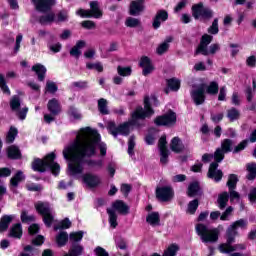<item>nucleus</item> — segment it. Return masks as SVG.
Wrapping results in <instances>:
<instances>
[{
	"label": "nucleus",
	"mask_w": 256,
	"mask_h": 256,
	"mask_svg": "<svg viewBox=\"0 0 256 256\" xmlns=\"http://www.w3.org/2000/svg\"><path fill=\"white\" fill-rule=\"evenodd\" d=\"M97 147L100 149V155H107V144L101 142V135L97 130L91 127H85L79 130L75 141L63 150V157L68 163V173L72 177L83 175V158L93 157L97 154Z\"/></svg>",
	"instance_id": "f257e3e1"
},
{
	"label": "nucleus",
	"mask_w": 256,
	"mask_h": 256,
	"mask_svg": "<svg viewBox=\"0 0 256 256\" xmlns=\"http://www.w3.org/2000/svg\"><path fill=\"white\" fill-rule=\"evenodd\" d=\"M155 111L151 109V103H149V96H145L144 98V108L138 106L136 110L132 113V117L128 122H124L120 124L118 127L115 122L108 123V131L113 137H117V135H124L127 137L131 131H133L134 127H141V123H139L140 119H147L151 117Z\"/></svg>",
	"instance_id": "f03ea898"
},
{
	"label": "nucleus",
	"mask_w": 256,
	"mask_h": 256,
	"mask_svg": "<svg viewBox=\"0 0 256 256\" xmlns=\"http://www.w3.org/2000/svg\"><path fill=\"white\" fill-rule=\"evenodd\" d=\"M193 87L191 97L195 105H203L205 103V93L208 95H217V93H219V84L215 81L210 82V85L201 83Z\"/></svg>",
	"instance_id": "7ed1b4c3"
},
{
	"label": "nucleus",
	"mask_w": 256,
	"mask_h": 256,
	"mask_svg": "<svg viewBox=\"0 0 256 256\" xmlns=\"http://www.w3.org/2000/svg\"><path fill=\"white\" fill-rule=\"evenodd\" d=\"M32 169L34 171H38L39 173H45L47 169L52 171L53 175H59V171H61V166L55 162V153L48 154L44 160L36 159L32 163Z\"/></svg>",
	"instance_id": "20e7f679"
},
{
	"label": "nucleus",
	"mask_w": 256,
	"mask_h": 256,
	"mask_svg": "<svg viewBox=\"0 0 256 256\" xmlns=\"http://www.w3.org/2000/svg\"><path fill=\"white\" fill-rule=\"evenodd\" d=\"M221 231H223L222 225H219L217 228H209L205 224L196 225V232L201 238L202 243H216Z\"/></svg>",
	"instance_id": "39448f33"
},
{
	"label": "nucleus",
	"mask_w": 256,
	"mask_h": 256,
	"mask_svg": "<svg viewBox=\"0 0 256 256\" xmlns=\"http://www.w3.org/2000/svg\"><path fill=\"white\" fill-rule=\"evenodd\" d=\"M212 41H213V36L209 34H204L200 40V44L198 45L195 51V55L200 54L207 57L209 55H215V53H219V51H221V45L217 43L210 45Z\"/></svg>",
	"instance_id": "423d86ee"
},
{
	"label": "nucleus",
	"mask_w": 256,
	"mask_h": 256,
	"mask_svg": "<svg viewBox=\"0 0 256 256\" xmlns=\"http://www.w3.org/2000/svg\"><path fill=\"white\" fill-rule=\"evenodd\" d=\"M35 209L40 215H42L43 222L46 227H51V225H53V221H55V216L51 205L48 202L39 201L35 204Z\"/></svg>",
	"instance_id": "0eeeda50"
},
{
	"label": "nucleus",
	"mask_w": 256,
	"mask_h": 256,
	"mask_svg": "<svg viewBox=\"0 0 256 256\" xmlns=\"http://www.w3.org/2000/svg\"><path fill=\"white\" fill-rule=\"evenodd\" d=\"M76 15L86 19H91V17H94V19H101V17H103V10H101L99 1H91L89 10L80 8L76 11Z\"/></svg>",
	"instance_id": "6e6552de"
},
{
	"label": "nucleus",
	"mask_w": 256,
	"mask_h": 256,
	"mask_svg": "<svg viewBox=\"0 0 256 256\" xmlns=\"http://www.w3.org/2000/svg\"><path fill=\"white\" fill-rule=\"evenodd\" d=\"M85 233L83 231L78 232H72L70 233V241L72 242V246L68 252V254H65L64 256H81L83 255L84 248L82 245L77 244L79 241L83 239V235Z\"/></svg>",
	"instance_id": "1a4fd4ad"
},
{
	"label": "nucleus",
	"mask_w": 256,
	"mask_h": 256,
	"mask_svg": "<svg viewBox=\"0 0 256 256\" xmlns=\"http://www.w3.org/2000/svg\"><path fill=\"white\" fill-rule=\"evenodd\" d=\"M154 123L158 127H173L177 123V114L170 110L166 114L156 117Z\"/></svg>",
	"instance_id": "9d476101"
},
{
	"label": "nucleus",
	"mask_w": 256,
	"mask_h": 256,
	"mask_svg": "<svg viewBox=\"0 0 256 256\" xmlns=\"http://www.w3.org/2000/svg\"><path fill=\"white\" fill-rule=\"evenodd\" d=\"M10 107L12 111H15L16 117H18L20 121H25L27 118V113L29 112V108L24 107L21 109V98H19V96L15 95L12 97L10 101Z\"/></svg>",
	"instance_id": "9b49d317"
},
{
	"label": "nucleus",
	"mask_w": 256,
	"mask_h": 256,
	"mask_svg": "<svg viewBox=\"0 0 256 256\" xmlns=\"http://www.w3.org/2000/svg\"><path fill=\"white\" fill-rule=\"evenodd\" d=\"M233 151V140L224 139L221 143V148H218L214 153V159L217 163H221L225 159V153Z\"/></svg>",
	"instance_id": "f8f14e48"
},
{
	"label": "nucleus",
	"mask_w": 256,
	"mask_h": 256,
	"mask_svg": "<svg viewBox=\"0 0 256 256\" xmlns=\"http://www.w3.org/2000/svg\"><path fill=\"white\" fill-rule=\"evenodd\" d=\"M192 15L194 19H211L213 17V10L203 7V2L195 4L192 6Z\"/></svg>",
	"instance_id": "ddd939ff"
},
{
	"label": "nucleus",
	"mask_w": 256,
	"mask_h": 256,
	"mask_svg": "<svg viewBox=\"0 0 256 256\" xmlns=\"http://www.w3.org/2000/svg\"><path fill=\"white\" fill-rule=\"evenodd\" d=\"M156 197L159 199V201H171V199H173V188L171 186H163L157 188Z\"/></svg>",
	"instance_id": "4468645a"
},
{
	"label": "nucleus",
	"mask_w": 256,
	"mask_h": 256,
	"mask_svg": "<svg viewBox=\"0 0 256 256\" xmlns=\"http://www.w3.org/2000/svg\"><path fill=\"white\" fill-rule=\"evenodd\" d=\"M82 181L86 184V187H89V189H95V187H99V185H101V178L91 173L82 175Z\"/></svg>",
	"instance_id": "2eb2a0df"
},
{
	"label": "nucleus",
	"mask_w": 256,
	"mask_h": 256,
	"mask_svg": "<svg viewBox=\"0 0 256 256\" xmlns=\"http://www.w3.org/2000/svg\"><path fill=\"white\" fill-rule=\"evenodd\" d=\"M158 147L160 149V162L162 163V165H167L168 159H169V150H167V137L166 136H162L159 139L158 142Z\"/></svg>",
	"instance_id": "dca6fc26"
},
{
	"label": "nucleus",
	"mask_w": 256,
	"mask_h": 256,
	"mask_svg": "<svg viewBox=\"0 0 256 256\" xmlns=\"http://www.w3.org/2000/svg\"><path fill=\"white\" fill-rule=\"evenodd\" d=\"M139 66L143 69L142 74L144 75V77H147V75H151V73L155 71V67L151 62V59H149V57L147 56H143L140 59Z\"/></svg>",
	"instance_id": "f3484780"
},
{
	"label": "nucleus",
	"mask_w": 256,
	"mask_h": 256,
	"mask_svg": "<svg viewBox=\"0 0 256 256\" xmlns=\"http://www.w3.org/2000/svg\"><path fill=\"white\" fill-rule=\"evenodd\" d=\"M217 167H219L218 162H213L210 164L208 170V177L209 179H214L216 183H219V181L223 179V172L221 170H217Z\"/></svg>",
	"instance_id": "a211bd4d"
},
{
	"label": "nucleus",
	"mask_w": 256,
	"mask_h": 256,
	"mask_svg": "<svg viewBox=\"0 0 256 256\" xmlns=\"http://www.w3.org/2000/svg\"><path fill=\"white\" fill-rule=\"evenodd\" d=\"M169 19V13L166 10H159L153 20L152 27L154 29H159L161 27V23H165Z\"/></svg>",
	"instance_id": "6ab92c4d"
},
{
	"label": "nucleus",
	"mask_w": 256,
	"mask_h": 256,
	"mask_svg": "<svg viewBox=\"0 0 256 256\" xmlns=\"http://www.w3.org/2000/svg\"><path fill=\"white\" fill-rule=\"evenodd\" d=\"M37 11L45 13L49 11L53 5H55V0H32Z\"/></svg>",
	"instance_id": "aec40b11"
},
{
	"label": "nucleus",
	"mask_w": 256,
	"mask_h": 256,
	"mask_svg": "<svg viewBox=\"0 0 256 256\" xmlns=\"http://www.w3.org/2000/svg\"><path fill=\"white\" fill-rule=\"evenodd\" d=\"M25 181V174H23V171L18 170L16 172V175H14L10 179V189L13 191V193H17V189L19 187V183Z\"/></svg>",
	"instance_id": "412c9836"
},
{
	"label": "nucleus",
	"mask_w": 256,
	"mask_h": 256,
	"mask_svg": "<svg viewBox=\"0 0 256 256\" xmlns=\"http://www.w3.org/2000/svg\"><path fill=\"white\" fill-rule=\"evenodd\" d=\"M143 11H145V6L143 5V2L136 0L130 3V8H129L130 15L137 17L141 15Z\"/></svg>",
	"instance_id": "4be33fe9"
},
{
	"label": "nucleus",
	"mask_w": 256,
	"mask_h": 256,
	"mask_svg": "<svg viewBox=\"0 0 256 256\" xmlns=\"http://www.w3.org/2000/svg\"><path fill=\"white\" fill-rule=\"evenodd\" d=\"M47 109L53 116L59 115L61 113V103L56 98H52L48 101Z\"/></svg>",
	"instance_id": "5701e85b"
},
{
	"label": "nucleus",
	"mask_w": 256,
	"mask_h": 256,
	"mask_svg": "<svg viewBox=\"0 0 256 256\" xmlns=\"http://www.w3.org/2000/svg\"><path fill=\"white\" fill-rule=\"evenodd\" d=\"M245 249V244H236L232 246L231 244H221L219 246L220 253H233V251H241Z\"/></svg>",
	"instance_id": "b1692460"
},
{
	"label": "nucleus",
	"mask_w": 256,
	"mask_h": 256,
	"mask_svg": "<svg viewBox=\"0 0 256 256\" xmlns=\"http://www.w3.org/2000/svg\"><path fill=\"white\" fill-rule=\"evenodd\" d=\"M6 155L8 159H12V160L21 159L22 157L21 150L17 145H10L8 148H6Z\"/></svg>",
	"instance_id": "393cba45"
},
{
	"label": "nucleus",
	"mask_w": 256,
	"mask_h": 256,
	"mask_svg": "<svg viewBox=\"0 0 256 256\" xmlns=\"http://www.w3.org/2000/svg\"><path fill=\"white\" fill-rule=\"evenodd\" d=\"M112 208L114 211L119 212L121 215H128L129 213V206L123 202V200H116L112 204Z\"/></svg>",
	"instance_id": "a878e982"
},
{
	"label": "nucleus",
	"mask_w": 256,
	"mask_h": 256,
	"mask_svg": "<svg viewBox=\"0 0 256 256\" xmlns=\"http://www.w3.org/2000/svg\"><path fill=\"white\" fill-rule=\"evenodd\" d=\"M199 195H203V191H201V187L198 182H192L188 186V197H197Z\"/></svg>",
	"instance_id": "bb28decb"
},
{
	"label": "nucleus",
	"mask_w": 256,
	"mask_h": 256,
	"mask_svg": "<svg viewBox=\"0 0 256 256\" xmlns=\"http://www.w3.org/2000/svg\"><path fill=\"white\" fill-rule=\"evenodd\" d=\"M10 237H14V239H21L23 237V226L21 223L14 224L9 233Z\"/></svg>",
	"instance_id": "cd10ccee"
},
{
	"label": "nucleus",
	"mask_w": 256,
	"mask_h": 256,
	"mask_svg": "<svg viewBox=\"0 0 256 256\" xmlns=\"http://www.w3.org/2000/svg\"><path fill=\"white\" fill-rule=\"evenodd\" d=\"M32 71L36 72V75L38 76V81H45V75L47 73V68L43 66L42 64H35L32 66Z\"/></svg>",
	"instance_id": "c85d7f7f"
},
{
	"label": "nucleus",
	"mask_w": 256,
	"mask_h": 256,
	"mask_svg": "<svg viewBox=\"0 0 256 256\" xmlns=\"http://www.w3.org/2000/svg\"><path fill=\"white\" fill-rule=\"evenodd\" d=\"M17 135H19V130L15 126H11L6 134L5 143L11 145L17 139Z\"/></svg>",
	"instance_id": "c756f323"
},
{
	"label": "nucleus",
	"mask_w": 256,
	"mask_h": 256,
	"mask_svg": "<svg viewBox=\"0 0 256 256\" xmlns=\"http://www.w3.org/2000/svg\"><path fill=\"white\" fill-rule=\"evenodd\" d=\"M85 45V41L79 40L76 45L70 50V55L79 59V56L81 55V50L83 49V47H85Z\"/></svg>",
	"instance_id": "7c9ffc66"
},
{
	"label": "nucleus",
	"mask_w": 256,
	"mask_h": 256,
	"mask_svg": "<svg viewBox=\"0 0 256 256\" xmlns=\"http://www.w3.org/2000/svg\"><path fill=\"white\" fill-rule=\"evenodd\" d=\"M237 233H238L237 229L234 227L233 224H231L226 231V237H227L226 244L235 243V237H237Z\"/></svg>",
	"instance_id": "2f4dec72"
},
{
	"label": "nucleus",
	"mask_w": 256,
	"mask_h": 256,
	"mask_svg": "<svg viewBox=\"0 0 256 256\" xmlns=\"http://www.w3.org/2000/svg\"><path fill=\"white\" fill-rule=\"evenodd\" d=\"M170 148L174 153H181V151H183L181 139H179V137H174L171 141Z\"/></svg>",
	"instance_id": "473e14b6"
},
{
	"label": "nucleus",
	"mask_w": 256,
	"mask_h": 256,
	"mask_svg": "<svg viewBox=\"0 0 256 256\" xmlns=\"http://www.w3.org/2000/svg\"><path fill=\"white\" fill-rule=\"evenodd\" d=\"M13 219H15V215H3L1 218V231H7Z\"/></svg>",
	"instance_id": "72a5a7b5"
},
{
	"label": "nucleus",
	"mask_w": 256,
	"mask_h": 256,
	"mask_svg": "<svg viewBox=\"0 0 256 256\" xmlns=\"http://www.w3.org/2000/svg\"><path fill=\"white\" fill-rule=\"evenodd\" d=\"M146 221H147V223H149V225H152V226L159 225V223L161 221L159 212H152V213L148 214V216L146 217Z\"/></svg>",
	"instance_id": "f704fd0d"
},
{
	"label": "nucleus",
	"mask_w": 256,
	"mask_h": 256,
	"mask_svg": "<svg viewBox=\"0 0 256 256\" xmlns=\"http://www.w3.org/2000/svg\"><path fill=\"white\" fill-rule=\"evenodd\" d=\"M173 41L172 37H168L162 44H160L156 50L158 55H163L169 51V43Z\"/></svg>",
	"instance_id": "c9c22d12"
},
{
	"label": "nucleus",
	"mask_w": 256,
	"mask_h": 256,
	"mask_svg": "<svg viewBox=\"0 0 256 256\" xmlns=\"http://www.w3.org/2000/svg\"><path fill=\"white\" fill-rule=\"evenodd\" d=\"M229 202V193L223 192L218 196V207L219 209H225L227 207V203Z\"/></svg>",
	"instance_id": "e433bc0d"
},
{
	"label": "nucleus",
	"mask_w": 256,
	"mask_h": 256,
	"mask_svg": "<svg viewBox=\"0 0 256 256\" xmlns=\"http://www.w3.org/2000/svg\"><path fill=\"white\" fill-rule=\"evenodd\" d=\"M67 241H69V234L67 232L62 231L56 236V243L59 247H64L67 245Z\"/></svg>",
	"instance_id": "4c0bfd02"
},
{
	"label": "nucleus",
	"mask_w": 256,
	"mask_h": 256,
	"mask_svg": "<svg viewBox=\"0 0 256 256\" xmlns=\"http://www.w3.org/2000/svg\"><path fill=\"white\" fill-rule=\"evenodd\" d=\"M57 91H59V86H57V83L52 80H47L45 86V93L55 95Z\"/></svg>",
	"instance_id": "58836bf2"
},
{
	"label": "nucleus",
	"mask_w": 256,
	"mask_h": 256,
	"mask_svg": "<svg viewBox=\"0 0 256 256\" xmlns=\"http://www.w3.org/2000/svg\"><path fill=\"white\" fill-rule=\"evenodd\" d=\"M246 171H248V176L247 179H249V181H253V179H256V163L255 162H251L246 164Z\"/></svg>",
	"instance_id": "ea45409f"
},
{
	"label": "nucleus",
	"mask_w": 256,
	"mask_h": 256,
	"mask_svg": "<svg viewBox=\"0 0 256 256\" xmlns=\"http://www.w3.org/2000/svg\"><path fill=\"white\" fill-rule=\"evenodd\" d=\"M107 99L105 98H100L98 100V111L102 114V115H109V108H107Z\"/></svg>",
	"instance_id": "a19ab883"
},
{
	"label": "nucleus",
	"mask_w": 256,
	"mask_h": 256,
	"mask_svg": "<svg viewBox=\"0 0 256 256\" xmlns=\"http://www.w3.org/2000/svg\"><path fill=\"white\" fill-rule=\"evenodd\" d=\"M125 25L126 27H130L131 29L141 27V19L128 17L126 18Z\"/></svg>",
	"instance_id": "79ce46f5"
},
{
	"label": "nucleus",
	"mask_w": 256,
	"mask_h": 256,
	"mask_svg": "<svg viewBox=\"0 0 256 256\" xmlns=\"http://www.w3.org/2000/svg\"><path fill=\"white\" fill-rule=\"evenodd\" d=\"M53 21H55V14L53 12H50L39 18V23L41 25H49V23H53Z\"/></svg>",
	"instance_id": "37998d69"
},
{
	"label": "nucleus",
	"mask_w": 256,
	"mask_h": 256,
	"mask_svg": "<svg viewBox=\"0 0 256 256\" xmlns=\"http://www.w3.org/2000/svg\"><path fill=\"white\" fill-rule=\"evenodd\" d=\"M107 213L109 215V223L112 229H115L118 225L117 223V213H115V210L108 208Z\"/></svg>",
	"instance_id": "c03bdc74"
},
{
	"label": "nucleus",
	"mask_w": 256,
	"mask_h": 256,
	"mask_svg": "<svg viewBox=\"0 0 256 256\" xmlns=\"http://www.w3.org/2000/svg\"><path fill=\"white\" fill-rule=\"evenodd\" d=\"M238 181H239V179L237 178V175H235V174H230V175L228 176V181H227V187H228V189H229V190L236 189Z\"/></svg>",
	"instance_id": "a18cd8bd"
},
{
	"label": "nucleus",
	"mask_w": 256,
	"mask_h": 256,
	"mask_svg": "<svg viewBox=\"0 0 256 256\" xmlns=\"http://www.w3.org/2000/svg\"><path fill=\"white\" fill-rule=\"evenodd\" d=\"M227 117L230 121H237L241 117V112L237 108H231L227 111Z\"/></svg>",
	"instance_id": "49530a36"
},
{
	"label": "nucleus",
	"mask_w": 256,
	"mask_h": 256,
	"mask_svg": "<svg viewBox=\"0 0 256 256\" xmlns=\"http://www.w3.org/2000/svg\"><path fill=\"white\" fill-rule=\"evenodd\" d=\"M132 69L130 66L123 67V66H118L117 67V73L120 75V77H129L131 76Z\"/></svg>",
	"instance_id": "de8ad7c7"
},
{
	"label": "nucleus",
	"mask_w": 256,
	"mask_h": 256,
	"mask_svg": "<svg viewBox=\"0 0 256 256\" xmlns=\"http://www.w3.org/2000/svg\"><path fill=\"white\" fill-rule=\"evenodd\" d=\"M20 219H21L22 223H33V221H35V216L29 215L27 210H23L21 212Z\"/></svg>",
	"instance_id": "09e8293b"
},
{
	"label": "nucleus",
	"mask_w": 256,
	"mask_h": 256,
	"mask_svg": "<svg viewBox=\"0 0 256 256\" xmlns=\"http://www.w3.org/2000/svg\"><path fill=\"white\" fill-rule=\"evenodd\" d=\"M86 68L97 71L98 73H103V64L101 62L87 63Z\"/></svg>",
	"instance_id": "8fccbe9b"
},
{
	"label": "nucleus",
	"mask_w": 256,
	"mask_h": 256,
	"mask_svg": "<svg viewBox=\"0 0 256 256\" xmlns=\"http://www.w3.org/2000/svg\"><path fill=\"white\" fill-rule=\"evenodd\" d=\"M167 85L171 91H179V88L181 87V82L179 80L172 78L167 81Z\"/></svg>",
	"instance_id": "3c124183"
},
{
	"label": "nucleus",
	"mask_w": 256,
	"mask_h": 256,
	"mask_svg": "<svg viewBox=\"0 0 256 256\" xmlns=\"http://www.w3.org/2000/svg\"><path fill=\"white\" fill-rule=\"evenodd\" d=\"M208 33L210 35H217L219 33V19L215 18L212 25L208 28Z\"/></svg>",
	"instance_id": "603ef678"
},
{
	"label": "nucleus",
	"mask_w": 256,
	"mask_h": 256,
	"mask_svg": "<svg viewBox=\"0 0 256 256\" xmlns=\"http://www.w3.org/2000/svg\"><path fill=\"white\" fill-rule=\"evenodd\" d=\"M68 114L71 117V119H74L75 121H79V119H81L82 117L81 112H79V110L74 106H71L69 108Z\"/></svg>",
	"instance_id": "864d4df0"
},
{
	"label": "nucleus",
	"mask_w": 256,
	"mask_h": 256,
	"mask_svg": "<svg viewBox=\"0 0 256 256\" xmlns=\"http://www.w3.org/2000/svg\"><path fill=\"white\" fill-rule=\"evenodd\" d=\"M198 207H199V200L194 199L190 201L188 204L187 213H189L190 215H194Z\"/></svg>",
	"instance_id": "5fc2aeb1"
},
{
	"label": "nucleus",
	"mask_w": 256,
	"mask_h": 256,
	"mask_svg": "<svg viewBox=\"0 0 256 256\" xmlns=\"http://www.w3.org/2000/svg\"><path fill=\"white\" fill-rule=\"evenodd\" d=\"M71 227V221L69 218H65L58 225L54 226V231H59V229H69Z\"/></svg>",
	"instance_id": "6e6d98bb"
},
{
	"label": "nucleus",
	"mask_w": 256,
	"mask_h": 256,
	"mask_svg": "<svg viewBox=\"0 0 256 256\" xmlns=\"http://www.w3.org/2000/svg\"><path fill=\"white\" fill-rule=\"evenodd\" d=\"M56 21H58L59 23L69 21V12H67V10H62V11L58 12Z\"/></svg>",
	"instance_id": "4d7b16f0"
},
{
	"label": "nucleus",
	"mask_w": 256,
	"mask_h": 256,
	"mask_svg": "<svg viewBox=\"0 0 256 256\" xmlns=\"http://www.w3.org/2000/svg\"><path fill=\"white\" fill-rule=\"evenodd\" d=\"M86 163L91 169H101L103 167V160H88Z\"/></svg>",
	"instance_id": "13d9d810"
},
{
	"label": "nucleus",
	"mask_w": 256,
	"mask_h": 256,
	"mask_svg": "<svg viewBox=\"0 0 256 256\" xmlns=\"http://www.w3.org/2000/svg\"><path fill=\"white\" fill-rule=\"evenodd\" d=\"M134 149H135V136H131L128 141V155L130 157H133V155H135Z\"/></svg>",
	"instance_id": "bf43d9fd"
},
{
	"label": "nucleus",
	"mask_w": 256,
	"mask_h": 256,
	"mask_svg": "<svg viewBox=\"0 0 256 256\" xmlns=\"http://www.w3.org/2000/svg\"><path fill=\"white\" fill-rule=\"evenodd\" d=\"M1 91L4 95H7L8 97L11 96V90L9 89V86H7V82L4 77H1Z\"/></svg>",
	"instance_id": "052dcab7"
},
{
	"label": "nucleus",
	"mask_w": 256,
	"mask_h": 256,
	"mask_svg": "<svg viewBox=\"0 0 256 256\" xmlns=\"http://www.w3.org/2000/svg\"><path fill=\"white\" fill-rule=\"evenodd\" d=\"M248 144H249V140H243L234 148L233 153H239L243 151Z\"/></svg>",
	"instance_id": "680f3d73"
},
{
	"label": "nucleus",
	"mask_w": 256,
	"mask_h": 256,
	"mask_svg": "<svg viewBox=\"0 0 256 256\" xmlns=\"http://www.w3.org/2000/svg\"><path fill=\"white\" fill-rule=\"evenodd\" d=\"M232 225L235 227V229H245L247 227V220L240 219L238 221H235L232 223Z\"/></svg>",
	"instance_id": "e2e57ef3"
},
{
	"label": "nucleus",
	"mask_w": 256,
	"mask_h": 256,
	"mask_svg": "<svg viewBox=\"0 0 256 256\" xmlns=\"http://www.w3.org/2000/svg\"><path fill=\"white\" fill-rule=\"evenodd\" d=\"M62 47L63 46L59 42H57L56 44L48 43V49H50L52 51V53H59V51H61Z\"/></svg>",
	"instance_id": "0e129e2a"
},
{
	"label": "nucleus",
	"mask_w": 256,
	"mask_h": 256,
	"mask_svg": "<svg viewBox=\"0 0 256 256\" xmlns=\"http://www.w3.org/2000/svg\"><path fill=\"white\" fill-rule=\"evenodd\" d=\"M26 189L28 191H43V186H41L40 184L32 183V184H28L26 186Z\"/></svg>",
	"instance_id": "69168bd1"
},
{
	"label": "nucleus",
	"mask_w": 256,
	"mask_h": 256,
	"mask_svg": "<svg viewBox=\"0 0 256 256\" xmlns=\"http://www.w3.org/2000/svg\"><path fill=\"white\" fill-rule=\"evenodd\" d=\"M94 253H96L97 256H109V253L101 246L96 247Z\"/></svg>",
	"instance_id": "338daca9"
},
{
	"label": "nucleus",
	"mask_w": 256,
	"mask_h": 256,
	"mask_svg": "<svg viewBox=\"0 0 256 256\" xmlns=\"http://www.w3.org/2000/svg\"><path fill=\"white\" fill-rule=\"evenodd\" d=\"M250 203H256V188H251L248 194Z\"/></svg>",
	"instance_id": "774afa93"
}]
</instances>
